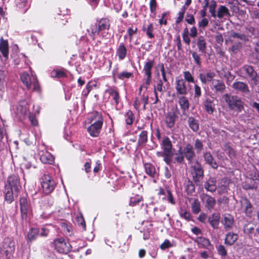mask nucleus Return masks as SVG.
<instances>
[{
    "label": "nucleus",
    "instance_id": "nucleus-1",
    "mask_svg": "<svg viewBox=\"0 0 259 259\" xmlns=\"http://www.w3.org/2000/svg\"><path fill=\"white\" fill-rule=\"evenodd\" d=\"M20 188L19 177L14 175L9 176L4 189L5 200L9 204L12 203L14 197L18 196Z\"/></svg>",
    "mask_w": 259,
    "mask_h": 259
},
{
    "label": "nucleus",
    "instance_id": "nucleus-2",
    "mask_svg": "<svg viewBox=\"0 0 259 259\" xmlns=\"http://www.w3.org/2000/svg\"><path fill=\"white\" fill-rule=\"evenodd\" d=\"M110 27V23L109 19L107 18H102L96 23L92 24L90 30H88L90 33V35L95 39V37L98 35L100 32L104 30H108Z\"/></svg>",
    "mask_w": 259,
    "mask_h": 259
},
{
    "label": "nucleus",
    "instance_id": "nucleus-3",
    "mask_svg": "<svg viewBox=\"0 0 259 259\" xmlns=\"http://www.w3.org/2000/svg\"><path fill=\"white\" fill-rule=\"evenodd\" d=\"M224 98L230 109L236 110L238 112L244 110V103L238 96L226 94Z\"/></svg>",
    "mask_w": 259,
    "mask_h": 259
},
{
    "label": "nucleus",
    "instance_id": "nucleus-4",
    "mask_svg": "<svg viewBox=\"0 0 259 259\" xmlns=\"http://www.w3.org/2000/svg\"><path fill=\"white\" fill-rule=\"evenodd\" d=\"M190 170L194 183L197 186H201L204 178V170L201 164L196 160L195 163L190 166Z\"/></svg>",
    "mask_w": 259,
    "mask_h": 259
},
{
    "label": "nucleus",
    "instance_id": "nucleus-5",
    "mask_svg": "<svg viewBox=\"0 0 259 259\" xmlns=\"http://www.w3.org/2000/svg\"><path fill=\"white\" fill-rule=\"evenodd\" d=\"M20 77L23 83L27 89H31L32 87L33 91H39V87L35 76L30 75L27 72H23L20 74Z\"/></svg>",
    "mask_w": 259,
    "mask_h": 259
},
{
    "label": "nucleus",
    "instance_id": "nucleus-6",
    "mask_svg": "<svg viewBox=\"0 0 259 259\" xmlns=\"http://www.w3.org/2000/svg\"><path fill=\"white\" fill-rule=\"evenodd\" d=\"M19 203L21 220L26 221L28 215L31 211L30 201L29 199H27L26 197L23 196L20 198Z\"/></svg>",
    "mask_w": 259,
    "mask_h": 259
},
{
    "label": "nucleus",
    "instance_id": "nucleus-7",
    "mask_svg": "<svg viewBox=\"0 0 259 259\" xmlns=\"http://www.w3.org/2000/svg\"><path fill=\"white\" fill-rule=\"evenodd\" d=\"M54 244L56 251L60 253L66 254L71 250V245L63 238H60L55 240Z\"/></svg>",
    "mask_w": 259,
    "mask_h": 259
},
{
    "label": "nucleus",
    "instance_id": "nucleus-8",
    "mask_svg": "<svg viewBox=\"0 0 259 259\" xmlns=\"http://www.w3.org/2000/svg\"><path fill=\"white\" fill-rule=\"evenodd\" d=\"M43 191L46 194H50L55 189V182L49 175H45L41 182Z\"/></svg>",
    "mask_w": 259,
    "mask_h": 259
},
{
    "label": "nucleus",
    "instance_id": "nucleus-9",
    "mask_svg": "<svg viewBox=\"0 0 259 259\" xmlns=\"http://www.w3.org/2000/svg\"><path fill=\"white\" fill-rule=\"evenodd\" d=\"M183 154L189 163H192L196 156L193 146L190 143L186 144L182 147Z\"/></svg>",
    "mask_w": 259,
    "mask_h": 259
},
{
    "label": "nucleus",
    "instance_id": "nucleus-10",
    "mask_svg": "<svg viewBox=\"0 0 259 259\" xmlns=\"http://www.w3.org/2000/svg\"><path fill=\"white\" fill-rule=\"evenodd\" d=\"M242 73L245 74L249 78L251 84L257 85L258 84L257 74L253 68L249 65L243 67L241 69Z\"/></svg>",
    "mask_w": 259,
    "mask_h": 259
},
{
    "label": "nucleus",
    "instance_id": "nucleus-11",
    "mask_svg": "<svg viewBox=\"0 0 259 259\" xmlns=\"http://www.w3.org/2000/svg\"><path fill=\"white\" fill-rule=\"evenodd\" d=\"M177 118L178 113L177 109L172 108L170 111H168L166 114L164 119V121L167 127L170 128L174 127Z\"/></svg>",
    "mask_w": 259,
    "mask_h": 259
},
{
    "label": "nucleus",
    "instance_id": "nucleus-12",
    "mask_svg": "<svg viewBox=\"0 0 259 259\" xmlns=\"http://www.w3.org/2000/svg\"><path fill=\"white\" fill-rule=\"evenodd\" d=\"M200 198L208 210L211 211L214 208L216 204V200L214 197L206 193H203L201 195Z\"/></svg>",
    "mask_w": 259,
    "mask_h": 259
},
{
    "label": "nucleus",
    "instance_id": "nucleus-13",
    "mask_svg": "<svg viewBox=\"0 0 259 259\" xmlns=\"http://www.w3.org/2000/svg\"><path fill=\"white\" fill-rule=\"evenodd\" d=\"M175 89L178 95L185 96L188 94V89L185 81L183 78H177Z\"/></svg>",
    "mask_w": 259,
    "mask_h": 259
},
{
    "label": "nucleus",
    "instance_id": "nucleus-14",
    "mask_svg": "<svg viewBox=\"0 0 259 259\" xmlns=\"http://www.w3.org/2000/svg\"><path fill=\"white\" fill-rule=\"evenodd\" d=\"M232 87L237 93H241L244 95L249 94L250 93L248 85L242 81L235 80Z\"/></svg>",
    "mask_w": 259,
    "mask_h": 259
},
{
    "label": "nucleus",
    "instance_id": "nucleus-15",
    "mask_svg": "<svg viewBox=\"0 0 259 259\" xmlns=\"http://www.w3.org/2000/svg\"><path fill=\"white\" fill-rule=\"evenodd\" d=\"M203 157L205 163L213 169H217L218 164L210 152L205 151L203 153Z\"/></svg>",
    "mask_w": 259,
    "mask_h": 259
},
{
    "label": "nucleus",
    "instance_id": "nucleus-16",
    "mask_svg": "<svg viewBox=\"0 0 259 259\" xmlns=\"http://www.w3.org/2000/svg\"><path fill=\"white\" fill-rule=\"evenodd\" d=\"M161 146L163 149V155H168L170 153H172V145L169 138L165 137L161 143Z\"/></svg>",
    "mask_w": 259,
    "mask_h": 259
},
{
    "label": "nucleus",
    "instance_id": "nucleus-17",
    "mask_svg": "<svg viewBox=\"0 0 259 259\" xmlns=\"http://www.w3.org/2000/svg\"><path fill=\"white\" fill-rule=\"evenodd\" d=\"M102 125L103 122H94L92 123V124L88 128V132L92 137H96L100 134Z\"/></svg>",
    "mask_w": 259,
    "mask_h": 259
},
{
    "label": "nucleus",
    "instance_id": "nucleus-18",
    "mask_svg": "<svg viewBox=\"0 0 259 259\" xmlns=\"http://www.w3.org/2000/svg\"><path fill=\"white\" fill-rule=\"evenodd\" d=\"M204 188L207 192H214L217 189V180L215 178L210 177L204 183Z\"/></svg>",
    "mask_w": 259,
    "mask_h": 259
},
{
    "label": "nucleus",
    "instance_id": "nucleus-19",
    "mask_svg": "<svg viewBox=\"0 0 259 259\" xmlns=\"http://www.w3.org/2000/svg\"><path fill=\"white\" fill-rule=\"evenodd\" d=\"M214 72L209 71L206 73H201L199 74V78L202 84H206L209 82L213 81V78L215 76Z\"/></svg>",
    "mask_w": 259,
    "mask_h": 259
},
{
    "label": "nucleus",
    "instance_id": "nucleus-20",
    "mask_svg": "<svg viewBox=\"0 0 259 259\" xmlns=\"http://www.w3.org/2000/svg\"><path fill=\"white\" fill-rule=\"evenodd\" d=\"M212 90L217 93H223L226 89L225 83L219 79H213L211 82Z\"/></svg>",
    "mask_w": 259,
    "mask_h": 259
},
{
    "label": "nucleus",
    "instance_id": "nucleus-21",
    "mask_svg": "<svg viewBox=\"0 0 259 259\" xmlns=\"http://www.w3.org/2000/svg\"><path fill=\"white\" fill-rule=\"evenodd\" d=\"M241 207L246 215L250 217L253 212V208L250 202L246 198L242 199L241 201Z\"/></svg>",
    "mask_w": 259,
    "mask_h": 259
},
{
    "label": "nucleus",
    "instance_id": "nucleus-22",
    "mask_svg": "<svg viewBox=\"0 0 259 259\" xmlns=\"http://www.w3.org/2000/svg\"><path fill=\"white\" fill-rule=\"evenodd\" d=\"M40 155V160L43 163L52 164L54 162V157L52 154L47 151H42Z\"/></svg>",
    "mask_w": 259,
    "mask_h": 259
},
{
    "label": "nucleus",
    "instance_id": "nucleus-23",
    "mask_svg": "<svg viewBox=\"0 0 259 259\" xmlns=\"http://www.w3.org/2000/svg\"><path fill=\"white\" fill-rule=\"evenodd\" d=\"M234 222V218L229 214H225L222 220V223L226 230L231 229L233 226Z\"/></svg>",
    "mask_w": 259,
    "mask_h": 259
},
{
    "label": "nucleus",
    "instance_id": "nucleus-24",
    "mask_svg": "<svg viewBox=\"0 0 259 259\" xmlns=\"http://www.w3.org/2000/svg\"><path fill=\"white\" fill-rule=\"evenodd\" d=\"M220 214L219 213H213L208 218V221L214 229H218L220 224Z\"/></svg>",
    "mask_w": 259,
    "mask_h": 259
},
{
    "label": "nucleus",
    "instance_id": "nucleus-25",
    "mask_svg": "<svg viewBox=\"0 0 259 259\" xmlns=\"http://www.w3.org/2000/svg\"><path fill=\"white\" fill-rule=\"evenodd\" d=\"M229 40L233 43L232 45L229 48V52L231 53V55L236 54L242 48V43L230 38H229Z\"/></svg>",
    "mask_w": 259,
    "mask_h": 259
},
{
    "label": "nucleus",
    "instance_id": "nucleus-26",
    "mask_svg": "<svg viewBox=\"0 0 259 259\" xmlns=\"http://www.w3.org/2000/svg\"><path fill=\"white\" fill-rule=\"evenodd\" d=\"M238 238V235L237 234L230 232L226 235L225 244L229 246L232 245L234 244Z\"/></svg>",
    "mask_w": 259,
    "mask_h": 259
},
{
    "label": "nucleus",
    "instance_id": "nucleus-27",
    "mask_svg": "<svg viewBox=\"0 0 259 259\" xmlns=\"http://www.w3.org/2000/svg\"><path fill=\"white\" fill-rule=\"evenodd\" d=\"M188 124L189 127L194 132H197L199 130V121L193 116L188 117Z\"/></svg>",
    "mask_w": 259,
    "mask_h": 259
},
{
    "label": "nucleus",
    "instance_id": "nucleus-28",
    "mask_svg": "<svg viewBox=\"0 0 259 259\" xmlns=\"http://www.w3.org/2000/svg\"><path fill=\"white\" fill-rule=\"evenodd\" d=\"M0 51L5 59H7L9 56L8 43V41L4 40L3 37H1L0 39Z\"/></svg>",
    "mask_w": 259,
    "mask_h": 259
},
{
    "label": "nucleus",
    "instance_id": "nucleus-29",
    "mask_svg": "<svg viewBox=\"0 0 259 259\" xmlns=\"http://www.w3.org/2000/svg\"><path fill=\"white\" fill-rule=\"evenodd\" d=\"M228 179L225 178H223L221 180L220 185H219L218 187H217V190L218 194L222 195L223 194L227 193L228 192Z\"/></svg>",
    "mask_w": 259,
    "mask_h": 259
},
{
    "label": "nucleus",
    "instance_id": "nucleus-30",
    "mask_svg": "<svg viewBox=\"0 0 259 259\" xmlns=\"http://www.w3.org/2000/svg\"><path fill=\"white\" fill-rule=\"evenodd\" d=\"M144 167L146 173L150 177L154 178L158 176V174L156 171L154 165L150 163H146L144 164Z\"/></svg>",
    "mask_w": 259,
    "mask_h": 259
},
{
    "label": "nucleus",
    "instance_id": "nucleus-31",
    "mask_svg": "<svg viewBox=\"0 0 259 259\" xmlns=\"http://www.w3.org/2000/svg\"><path fill=\"white\" fill-rule=\"evenodd\" d=\"M199 52L205 53L206 50V41L203 36L200 35L197 39L196 42Z\"/></svg>",
    "mask_w": 259,
    "mask_h": 259
},
{
    "label": "nucleus",
    "instance_id": "nucleus-32",
    "mask_svg": "<svg viewBox=\"0 0 259 259\" xmlns=\"http://www.w3.org/2000/svg\"><path fill=\"white\" fill-rule=\"evenodd\" d=\"M116 54L120 60H123L127 54V49L123 43H120L116 51Z\"/></svg>",
    "mask_w": 259,
    "mask_h": 259
},
{
    "label": "nucleus",
    "instance_id": "nucleus-33",
    "mask_svg": "<svg viewBox=\"0 0 259 259\" xmlns=\"http://www.w3.org/2000/svg\"><path fill=\"white\" fill-rule=\"evenodd\" d=\"M178 103L183 112L188 110L189 108V102L185 96H181L179 98Z\"/></svg>",
    "mask_w": 259,
    "mask_h": 259
},
{
    "label": "nucleus",
    "instance_id": "nucleus-34",
    "mask_svg": "<svg viewBox=\"0 0 259 259\" xmlns=\"http://www.w3.org/2000/svg\"><path fill=\"white\" fill-rule=\"evenodd\" d=\"M230 38L236 40V39H239L243 42L248 40V35L243 33H237L235 31L230 32Z\"/></svg>",
    "mask_w": 259,
    "mask_h": 259
},
{
    "label": "nucleus",
    "instance_id": "nucleus-35",
    "mask_svg": "<svg viewBox=\"0 0 259 259\" xmlns=\"http://www.w3.org/2000/svg\"><path fill=\"white\" fill-rule=\"evenodd\" d=\"M195 242L203 248H209V247L211 246L209 240L204 237H197Z\"/></svg>",
    "mask_w": 259,
    "mask_h": 259
},
{
    "label": "nucleus",
    "instance_id": "nucleus-36",
    "mask_svg": "<svg viewBox=\"0 0 259 259\" xmlns=\"http://www.w3.org/2000/svg\"><path fill=\"white\" fill-rule=\"evenodd\" d=\"M194 149L197 154H200L204 149V144L202 140L196 139L194 140Z\"/></svg>",
    "mask_w": 259,
    "mask_h": 259
},
{
    "label": "nucleus",
    "instance_id": "nucleus-37",
    "mask_svg": "<svg viewBox=\"0 0 259 259\" xmlns=\"http://www.w3.org/2000/svg\"><path fill=\"white\" fill-rule=\"evenodd\" d=\"M2 247L10 250L12 249V252H14L15 250L14 242L9 238H5L3 242Z\"/></svg>",
    "mask_w": 259,
    "mask_h": 259
},
{
    "label": "nucleus",
    "instance_id": "nucleus-38",
    "mask_svg": "<svg viewBox=\"0 0 259 259\" xmlns=\"http://www.w3.org/2000/svg\"><path fill=\"white\" fill-rule=\"evenodd\" d=\"M154 64V60H148L145 62L144 68L143 72L145 75H152V69Z\"/></svg>",
    "mask_w": 259,
    "mask_h": 259
},
{
    "label": "nucleus",
    "instance_id": "nucleus-39",
    "mask_svg": "<svg viewBox=\"0 0 259 259\" xmlns=\"http://www.w3.org/2000/svg\"><path fill=\"white\" fill-rule=\"evenodd\" d=\"M205 111L209 114H212L215 109V105L213 101L210 99H206L204 103Z\"/></svg>",
    "mask_w": 259,
    "mask_h": 259
},
{
    "label": "nucleus",
    "instance_id": "nucleus-40",
    "mask_svg": "<svg viewBox=\"0 0 259 259\" xmlns=\"http://www.w3.org/2000/svg\"><path fill=\"white\" fill-rule=\"evenodd\" d=\"M175 157L174 158L175 162L179 164H182L184 162L185 158L182 149V147H180L178 150L177 152L175 154Z\"/></svg>",
    "mask_w": 259,
    "mask_h": 259
},
{
    "label": "nucleus",
    "instance_id": "nucleus-41",
    "mask_svg": "<svg viewBox=\"0 0 259 259\" xmlns=\"http://www.w3.org/2000/svg\"><path fill=\"white\" fill-rule=\"evenodd\" d=\"M90 118L91 123H94V122L97 123H99V122H103V119L101 113L97 111L93 112Z\"/></svg>",
    "mask_w": 259,
    "mask_h": 259
},
{
    "label": "nucleus",
    "instance_id": "nucleus-42",
    "mask_svg": "<svg viewBox=\"0 0 259 259\" xmlns=\"http://www.w3.org/2000/svg\"><path fill=\"white\" fill-rule=\"evenodd\" d=\"M106 93H108L112 96V99L114 101L115 105H117L119 103V95L118 93L112 88H109L106 90Z\"/></svg>",
    "mask_w": 259,
    "mask_h": 259
},
{
    "label": "nucleus",
    "instance_id": "nucleus-43",
    "mask_svg": "<svg viewBox=\"0 0 259 259\" xmlns=\"http://www.w3.org/2000/svg\"><path fill=\"white\" fill-rule=\"evenodd\" d=\"M216 15L219 18H222L224 16L230 15L229 10L225 6H220Z\"/></svg>",
    "mask_w": 259,
    "mask_h": 259
},
{
    "label": "nucleus",
    "instance_id": "nucleus-44",
    "mask_svg": "<svg viewBox=\"0 0 259 259\" xmlns=\"http://www.w3.org/2000/svg\"><path fill=\"white\" fill-rule=\"evenodd\" d=\"M148 133L146 131H143L139 135L138 141L139 146H143L146 144L147 142Z\"/></svg>",
    "mask_w": 259,
    "mask_h": 259
},
{
    "label": "nucleus",
    "instance_id": "nucleus-45",
    "mask_svg": "<svg viewBox=\"0 0 259 259\" xmlns=\"http://www.w3.org/2000/svg\"><path fill=\"white\" fill-rule=\"evenodd\" d=\"M39 233L38 230L36 228L31 229L28 233L27 237L30 241H32L36 238Z\"/></svg>",
    "mask_w": 259,
    "mask_h": 259
},
{
    "label": "nucleus",
    "instance_id": "nucleus-46",
    "mask_svg": "<svg viewBox=\"0 0 259 259\" xmlns=\"http://www.w3.org/2000/svg\"><path fill=\"white\" fill-rule=\"evenodd\" d=\"M6 75L4 71L0 70V91H4L6 87Z\"/></svg>",
    "mask_w": 259,
    "mask_h": 259
},
{
    "label": "nucleus",
    "instance_id": "nucleus-47",
    "mask_svg": "<svg viewBox=\"0 0 259 259\" xmlns=\"http://www.w3.org/2000/svg\"><path fill=\"white\" fill-rule=\"evenodd\" d=\"M192 211L193 213L197 214L200 210V203L197 199H194L191 204Z\"/></svg>",
    "mask_w": 259,
    "mask_h": 259
},
{
    "label": "nucleus",
    "instance_id": "nucleus-48",
    "mask_svg": "<svg viewBox=\"0 0 259 259\" xmlns=\"http://www.w3.org/2000/svg\"><path fill=\"white\" fill-rule=\"evenodd\" d=\"M13 253L12 249L9 250L1 247L0 250V258L1 259H8Z\"/></svg>",
    "mask_w": 259,
    "mask_h": 259
},
{
    "label": "nucleus",
    "instance_id": "nucleus-49",
    "mask_svg": "<svg viewBox=\"0 0 259 259\" xmlns=\"http://www.w3.org/2000/svg\"><path fill=\"white\" fill-rule=\"evenodd\" d=\"M246 32L249 36L256 37L258 35V31L253 27L250 25H247L246 27Z\"/></svg>",
    "mask_w": 259,
    "mask_h": 259
},
{
    "label": "nucleus",
    "instance_id": "nucleus-50",
    "mask_svg": "<svg viewBox=\"0 0 259 259\" xmlns=\"http://www.w3.org/2000/svg\"><path fill=\"white\" fill-rule=\"evenodd\" d=\"M15 3L17 7L20 9H22V12L25 13L27 8L24 9L26 7L27 0H15Z\"/></svg>",
    "mask_w": 259,
    "mask_h": 259
},
{
    "label": "nucleus",
    "instance_id": "nucleus-51",
    "mask_svg": "<svg viewBox=\"0 0 259 259\" xmlns=\"http://www.w3.org/2000/svg\"><path fill=\"white\" fill-rule=\"evenodd\" d=\"M184 80L189 83H194L195 80L191 73L189 71H185L183 72Z\"/></svg>",
    "mask_w": 259,
    "mask_h": 259
},
{
    "label": "nucleus",
    "instance_id": "nucleus-52",
    "mask_svg": "<svg viewBox=\"0 0 259 259\" xmlns=\"http://www.w3.org/2000/svg\"><path fill=\"white\" fill-rule=\"evenodd\" d=\"M125 122L128 125H131L133 123L134 115L133 112L129 110L125 115Z\"/></svg>",
    "mask_w": 259,
    "mask_h": 259
},
{
    "label": "nucleus",
    "instance_id": "nucleus-53",
    "mask_svg": "<svg viewBox=\"0 0 259 259\" xmlns=\"http://www.w3.org/2000/svg\"><path fill=\"white\" fill-rule=\"evenodd\" d=\"M256 185L253 181H250V182H245L242 184V188L245 190H253L256 189Z\"/></svg>",
    "mask_w": 259,
    "mask_h": 259
},
{
    "label": "nucleus",
    "instance_id": "nucleus-54",
    "mask_svg": "<svg viewBox=\"0 0 259 259\" xmlns=\"http://www.w3.org/2000/svg\"><path fill=\"white\" fill-rule=\"evenodd\" d=\"M217 7L216 2L214 0L210 1L209 5V11L213 17H216L215 8Z\"/></svg>",
    "mask_w": 259,
    "mask_h": 259
},
{
    "label": "nucleus",
    "instance_id": "nucleus-55",
    "mask_svg": "<svg viewBox=\"0 0 259 259\" xmlns=\"http://www.w3.org/2000/svg\"><path fill=\"white\" fill-rule=\"evenodd\" d=\"M51 76L52 77L61 78L66 76L65 73L59 70H54L51 73Z\"/></svg>",
    "mask_w": 259,
    "mask_h": 259
},
{
    "label": "nucleus",
    "instance_id": "nucleus-56",
    "mask_svg": "<svg viewBox=\"0 0 259 259\" xmlns=\"http://www.w3.org/2000/svg\"><path fill=\"white\" fill-rule=\"evenodd\" d=\"M225 151L226 152L227 154H228L230 158H233L235 156V150L231 148L229 145L226 144L225 146Z\"/></svg>",
    "mask_w": 259,
    "mask_h": 259
},
{
    "label": "nucleus",
    "instance_id": "nucleus-57",
    "mask_svg": "<svg viewBox=\"0 0 259 259\" xmlns=\"http://www.w3.org/2000/svg\"><path fill=\"white\" fill-rule=\"evenodd\" d=\"M255 226L253 224H248L244 227V231L248 234H254L255 235Z\"/></svg>",
    "mask_w": 259,
    "mask_h": 259
},
{
    "label": "nucleus",
    "instance_id": "nucleus-58",
    "mask_svg": "<svg viewBox=\"0 0 259 259\" xmlns=\"http://www.w3.org/2000/svg\"><path fill=\"white\" fill-rule=\"evenodd\" d=\"M181 218L184 219L187 221L191 220V215L190 213L186 210L181 209L179 211Z\"/></svg>",
    "mask_w": 259,
    "mask_h": 259
},
{
    "label": "nucleus",
    "instance_id": "nucleus-59",
    "mask_svg": "<svg viewBox=\"0 0 259 259\" xmlns=\"http://www.w3.org/2000/svg\"><path fill=\"white\" fill-rule=\"evenodd\" d=\"M61 226L62 230L67 235L70 236L72 234L71 228L66 223H62Z\"/></svg>",
    "mask_w": 259,
    "mask_h": 259
},
{
    "label": "nucleus",
    "instance_id": "nucleus-60",
    "mask_svg": "<svg viewBox=\"0 0 259 259\" xmlns=\"http://www.w3.org/2000/svg\"><path fill=\"white\" fill-rule=\"evenodd\" d=\"M218 253L222 257H225L227 255V250L225 246L223 245H219L217 247Z\"/></svg>",
    "mask_w": 259,
    "mask_h": 259
},
{
    "label": "nucleus",
    "instance_id": "nucleus-61",
    "mask_svg": "<svg viewBox=\"0 0 259 259\" xmlns=\"http://www.w3.org/2000/svg\"><path fill=\"white\" fill-rule=\"evenodd\" d=\"M192 56L196 65L199 67L201 66V62L200 55L198 54L196 52H192Z\"/></svg>",
    "mask_w": 259,
    "mask_h": 259
},
{
    "label": "nucleus",
    "instance_id": "nucleus-62",
    "mask_svg": "<svg viewBox=\"0 0 259 259\" xmlns=\"http://www.w3.org/2000/svg\"><path fill=\"white\" fill-rule=\"evenodd\" d=\"M194 98L195 99H199L202 95L201 88L197 84L194 85Z\"/></svg>",
    "mask_w": 259,
    "mask_h": 259
},
{
    "label": "nucleus",
    "instance_id": "nucleus-63",
    "mask_svg": "<svg viewBox=\"0 0 259 259\" xmlns=\"http://www.w3.org/2000/svg\"><path fill=\"white\" fill-rule=\"evenodd\" d=\"M195 187L192 181H189L186 186V191L188 194H192L195 192Z\"/></svg>",
    "mask_w": 259,
    "mask_h": 259
},
{
    "label": "nucleus",
    "instance_id": "nucleus-64",
    "mask_svg": "<svg viewBox=\"0 0 259 259\" xmlns=\"http://www.w3.org/2000/svg\"><path fill=\"white\" fill-rule=\"evenodd\" d=\"M143 30L146 31V34L149 38H152L154 37V35L152 33L153 30V25L152 23L148 25L146 29H143Z\"/></svg>",
    "mask_w": 259,
    "mask_h": 259
}]
</instances>
